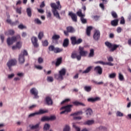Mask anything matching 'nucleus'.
Returning a JSON list of instances; mask_svg holds the SVG:
<instances>
[{"mask_svg": "<svg viewBox=\"0 0 131 131\" xmlns=\"http://www.w3.org/2000/svg\"><path fill=\"white\" fill-rule=\"evenodd\" d=\"M51 7L53 9L52 13L54 16L57 19L61 20V17L58 12L57 10H60L61 9V5H60V2L57 1L56 3H52L50 5Z\"/></svg>", "mask_w": 131, "mask_h": 131, "instance_id": "1", "label": "nucleus"}, {"mask_svg": "<svg viewBox=\"0 0 131 131\" xmlns=\"http://www.w3.org/2000/svg\"><path fill=\"white\" fill-rule=\"evenodd\" d=\"M67 70L64 68H62L59 71V74H55L54 75L55 78L57 80L62 81L63 80L64 76L66 74Z\"/></svg>", "mask_w": 131, "mask_h": 131, "instance_id": "2", "label": "nucleus"}, {"mask_svg": "<svg viewBox=\"0 0 131 131\" xmlns=\"http://www.w3.org/2000/svg\"><path fill=\"white\" fill-rule=\"evenodd\" d=\"M73 107L72 104H68L66 106H63L60 108V110H64L60 112V115L62 114H68V113H70L72 111L71 108Z\"/></svg>", "mask_w": 131, "mask_h": 131, "instance_id": "3", "label": "nucleus"}, {"mask_svg": "<svg viewBox=\"0 0 131 131\" xmlns=\"http://www.w3.org/2000/svg\"><path fill=\"white\" fill-rule=\"evenodd\" d=\"M105 45L108 49H111V52H114L119 47V45L116 44H112L108 41H106L105 42Z\"/></svg>", "mask_w": 131, "mask_h": 131, "instance_id": "4", "label": "nucleus"}, {"mask_svg": "<svg viewBox=\"0 0 131 131\" xmlns=\"http://www.w3.org/2000/svg\"><path fill=\"white\" fill-rule=\"evenodd\" d=\"M71 43L73 46L79 45L83 42V40L81 38L76 39V37L72 36L71 37Z\"/></svg>", "mask_w": 131, "mask_h": 131, "instance_id": "5", "label": "nucleus"}, {"mask_svg": "<svg viewBox=\"0 0 131 131\" xmlns=\"http://www.w3.org/2000/svg\"><path fill=\"white\" fill-rule=\"evenodd\" d=\"M50 52H53L54 53L57 54L62 52L63 49L59 48H55L53 45H51L48 48Z\"/></svg>", "mask_w": 131, "mask_h": 131, "instance_id": "6", "label": "nucleus"}, {"mask_svg": "<svg viewBox=\"0 0 131 131\" xmlns=\"http://www.w3.org/2000/svg\"><path fill=\"white\" fill-rule=\"evenodd\" d=\"M19 37V36H13L11 38L8 37L7 39V43L9 46L12 45L17 40V37Z\"/></svg>", "mask_w": 131, "mask_h": 131, "instance_id": "7", "label": "nucleus"}, {"mask_svg": "<svg viewBox=\"0 0 131 131\" xmlns=\"http://www.w3.org/2000/svg\"><path fill=\"white\" fill-rule=\"evenodd\" d=\"M16 64H17V61L15 59H11L8 61V62L7 63V65L9 68V69L11 71L12 67H14L16 66Z\"/></svg>", "mask_w": 131, "mask_h": 131, "instance_id": "8", "label": "nucleus"}, {"mask_svg": "<svg viewBox=\"0 0 131 131\" xmlns=\"http://www.w3.org/2000/svg\"><path fill=\"white\" fill-rule=\"evenodd\" d=\"M84 47H82L79 46V56H80V59H81V57H85L88 54V51H84Z\"/></svg>", "mask_w": 131, "mask_h": 131, "instance_id": "9", "label": "nucleus"}, {"mask_svg": "<svg viewBox=\"0 0 131 131\" xmlns=\"http://www.w3.org/2000/svg\"><path fill=\"white\" fill-rule=\"evenodd\" d=\"M79 115H82V111H78L77 112H75L73 114H71V116H74L73 119L74 120H81L82 119V117L80 116H75Z\"/></svg>", "mask_w": 131, "mask_h": 131, "instance_id": "10", "label": "nucleus"}, {"mask_svg": "<svg viewBox=\"0 0 131 131\" xmlns=\"http://www.w3.org/2000/svg\"><path fill=\"white\" fill-rule=\"evenodd\" d=\"M30 93L34 95L35 99H38L39 96H38V91L35 88H33L30 90Z\"/></svg>", "mask_w": 131, "mask_h": 131, "instance_id": "11", "label": "nucleus"}, {"mask_svg": "<svg viewBox=\"0 0 131 131\" xmlns=\"http://www.w3.org/2000/svg\"><path fill=\"white\" fill-rule=\"evenodd\" d=\"M45 102L47 105L52 106L53 104V100L50 96H46L45 98Z\"/></svg>", "mask_w": 131, "mask_h": 131, "instance_id": "12", "label": "nucleus"}, {"mask_svg": "<svg viewBox=\"0 0 131 131\" xmlns=\"http://www.w3.org/2000/svg\"><path fill=\"white\" fill-rule=\"evenodd\" d=\"M71 58L72 59H77L78 61L81 60V57L79 54H78L76 51H73L72 53Z\"/></svg>", "mask_w": 131, "mask_h": 131, "instance_id": "13", "label": "nucleus"}, {"mask_svg": "<svg viewBox=\"0 0 131 131\" xmlns=\"http://www.w3.org/2000/svg\"><path fill=\"white\" fill-rule=\"evenodd\" d=\"M100 37V32L99 30H96L93 35L94 39L96 41L99 40Z\"/></svg>", "mask_w": 131, "mask_h": 131, "instance_id": "14", "label": "nucleus"}, {"mask_svg": "<svg viewBox=\"0 0 131 131\" xmlns=\"http://www.w3.org/2000/svg\"><path fill=\"white\" fill-rule=\"evenodd\" d=\"M31 41L34 48H37L39 47V45L37 43L38 40L36 37H32L31 38Z\"/></svg>", "mask_w": 131, "mask_h": 131, "instance_id": "15", "label": "nucleus"}, {"mask_svg": "<svg viewBox=\"0 0 131 131\" xmlns=\"http://www.w3.org/2000/svg\"><path fill=\"white\" fill-rule=\"evenodd\" d=\"M94 71L97 73L99 75L102 74V69L100 66H97L94 68Z\"/></svg>", "mask_w": 131, "mask_h": 131, "instance_id": "16", "label": "nucleus"}, {"mask_svg": "<svg viewBox=\"0 0 131 131\" xmlns=\"http://www.w3.org/2000/svg\"><path fill=\"white\" fill-rule=\"evenodd\" d=\"M99 100H100V98L98 97H96L95 98H89L88 99V101L89 102H92V103H94Z\"/></svg>", "mask_w": 131, "mask_h": 131, "instance_id": "17", "label": "nucleus"}, {"mask_svg": "<svg viewBox=\"0 0 131 131\" xmlns=\"http://www.w3.org/2000/svg\"><path fill=\"white\" fill-rule=\"evenodd\" d=\"M69 15L71 17L72 20L75 23L77 22V17L75 13L70 12Z\"/></svg>", "mask_w": 131, "mask_h": 131, "instance_id": "18", "label": "nucleus"}, {"mask_svg": "<svg viewBox=\"0 0 131 131\" xmlns=\"http://www.w3.org/2000/svg\"><path fill=\"white\" fill-rule=\"evenodd\" d=\"M18 60H19V62L20 64H23V63L25 62V59L24 56V55L22 54V53L20 54L19 55Z\"/></svg>", "mask_w": 131, "mask_h": 131, "instance_id": "19", "label": "nucleus"}, {"mask_svg": "<svg viewBox=\"0 0 131 131\" xmlns=\"http://www.w3.org/2000/svg\"><path fill=\"white\" fill-rule=\"evenodd\" d=\"M85 113H86V117L88 118H90L92 116V115L93 114V111H92V110L91 108L87 109Z\"/></svg>", "mask_w": 131, "mask_h": 131, "instance_id": "20", "label": "nucleus"}, {"mask_svg": "<svg viewBox=\"0 0 131 131\" xmlns=\"http://www.w3.org/2000/svg\"><path fill=\"white\" fill-rule=\"evenodd\" d=\"M72 103L74 104L75 106H85V104L82 102H79L78 101H73Z\"/></svg>", "mask_w": 131, "mask_h": 131, "instance_id": "21", "label": "nucleus"}, {"mask_svg": "<svg viewBox=\"0 0 131 131\" xmlns=\"http://www.w3.org/2000/svg\"><path fill=\"white\" fill-rule=\"evenodd\" d=\"M69 45V39L68 38H66L64 39L63 42V47L64 48H67Z\"/></svg>", "mask_w": 131, "mask_h": 131, "instance_id": "22", "label": "nucleus"}, {"mask_svg": "<svg viewBox=\"0 0 131 131\" xmlns=\"http://www.w3.org/2000/svg\"><path fill=\"white\" fill-rule=\"evenodd\" d=\"M6 21L8 24L12 25V26H16L19 24V21L18 20H16L15 22L12 23L11 19H7Z\"/></svg>", "mask_w": 131, "mask_h": 131, "instance_id": "23", "label": "nucleus"}, {"mask_svg": "<svg viewBox=\"0 0 131 131\" xmlns=\"http://www.w3.org/2000/svg\"><path fill=\"white\" fill-rule=\"evenodd\" d=\"M94 124V120H89L86 121L84 122V125H91Z\"/></svg>", "mask_w": 131, "mask_h": 131, "instance_id": "24", "label": "nucleus"}, {"mask_svg": "<svg viewBox=\"0 0 131 131\" xmlns=\"http://www.w3.org/2000/svg\"><path fill=\"white\" fill-rule=\"evenodd\" d=\"M118 23H119V19H116L112 20L111 25L113 27H116L118 26Z\"/></svg>", "mask_w": 131, "mask_h": 131, "instance_id": "25", "label": "nucleus"}, {"mask_svg": "<svg viewBox=\"0 0 131 131\" xmlns=\"http://www.w3.org/2000/svg\"><path fill=\"white\" fill-rule=\"evenodd\" d=\"M48 113V110H43L42 109H40L39 111L37 112V115H42Z\"/></svg>", "mask_w": 131, "mask_h": 131, "instance_id": "26", "label": "nucleus"}, {"mask_svg": "<svg viewBox=\"0 0 131 131\" xmlns=\"http://www.w3.org/2000/svg\"><path fill=\"white\" fill-rule=\"evenodd\" d=\"M92 29L93 27L91 26L88 27L86 29V35L89 37L91 36V32Z\"/></svg>", "mask_w": 131, "mask_h": 131, "instance_id": "27", "label": "nucleus"}, {"mask_svg": "<svg viewBox=\"0 0 131 131\" xmlns=\"http://www.w3.org/2000/svg\"><path fill=\"white\" fill-rule=\"evenodd\" d=\"M77 15L79 17H80V18L83 17H85V15L83 14L82 13V10L81 9H79L77 12L76 13Z\"/></svg>", "mask_w": 131, "mask_h": 131, "instance_id": "28", "label": "nucleus"}, {"mask_svg": "<svg viewBox=\"0 0 131 131\" xmlns=\"http://www.w3.org/2000/svg\"><path fill=\"white\" fill-rule=\"evenodd\" d=\"M93 67L92 66L89 67L85 70L83 71L82 74H88L90 72Z\"/></svg>", "mask_w": 131, "mask_h": 131, "instance_id": "29", "label": "nucleus"}, {"mask_svg": "<svg viewBox=\"0 0 131 131\" xmlns=\"http://www.w3.org/2000/svg\"><path fill=\"white\" fill-rule=\"evenodd\" d=\"M67 30L70 33H73L75 32L74 29L71 26L68 27Z\"/></svg>", "mask_w": 131, "mask_h": 131, "instance_id": "30", "label": "nucleus"}, {"mask_svg": "<svg viewBox=\"0 0 131 131\" xmlns=\"http://www.w3.org/2000/svg\"><path fill=\"white\" fill-rule=\"evenodd\" d=\"M62 62V58L60 57L57 58V61L55 63L56 66L58 67Z\"/></svg>", "mask_w": 131, "mask_h": 131, "instance_id": "31", "label": "nucleus"}, {"mask_svg": "<svg viewBox=\"0 0 131 131\" xmlns=\"http://www.w3.org/2000/svg\"><path fill=\"white\" fill-rule=\"evenodd\" d=\"M27 13L28 17H31L32 16V11L30 8H28L27 9Z\"/></svg>", "mask_w": 131, "mask_h": 131, "instance_id": "32", "label": "nucleus"}, {"mask_svg": "<svg viewBox=\"0 0 131 131\" xmlns=\"http://www.w3.org/2000/svg\"><path fill=\"white\" fill-rule=\"evenodd\" d=\"M94 50L93 49H91L90 54L89 55V57H93L94 56Z\"/></svg>", "mask_w": 131, "mask_h": 131, "instance_id": "33", "label": "nucleus"}, {"mask_svg": "<svg viewBox=\"0 0 131 131\" xmlns=\"http://www.w3.org/2000/svg\"><path fill=\"white\" fill-rule=\"evenodd\" d=\"M84 89L86 92H90L92 90V87L91 86H85Z\"/></svg>", "mask_w": 131, "mask_h": 131, "instance_id": "34", "label": "nucleus"}, {"mask_svg": "<svg viewBox=\"0 0 131 131\" xmlns=\"http://www.w3.org/2000/svg\"><path fill=\"white\" fill-rule=\"evenodd\" d=\"M60 38V36L59 35H54L52 36V40H57Z\"/></svg>", "mask_w": 131, "mask_h": 131, "instance_id": "35", "label": "nucleus"}, {"mask_svg": "<svg viewBox=\"0 0 131 131\" xmlns=\"http://www.w3.org/2000/svg\"><path fill=\"white\" fill-rule=\"evenodd\" d=\"M49 117L47 116H43L41 118V122H45V121H49Z\"/></svg>", "mask_w": 131, "mask_h": 131, "instance_id": "36", "label": "nucleus"}, {"mask_svg": "<svg viewBox=\"0 0 131 131\" xmlns=\"http://www.w3.org/2000/svg\"><path fill=\"white\" fill-rule=\"evenodd\" d=\"M39 124L37 123V124H35V125H32L31 127V129H36L39 128Z\"/></svg>", "mask_w": 131, "mask_h": 131, "instance_id": "37", "label": "nucleus"}, {"mask_svg": "<svg viewBox=\"0 0 131 131\" xmlns=\"http://www.w3.org/2000/svg\"><path fill=\"white\" fill-rule=\"evenodd\" d=\"M111 14L112 16L114 18L116 19L118 18V15L117 14L116 12L115 11H112L111 13Z\"/></svg>", "mask_w": 131, "mask_h": 131, "instance_id": "38", "label": "nucleus"}, {"mask_svg": "<svg viewBox=\"0 0 131 131\" xmlns=\"http://www.w3.org/2000/svg\"><path fill=\"white\" fill-rule=\"evenodd\" d=\"M50 127V124L46 123L45 124L43 129L44 130H47L49 129Z\"/></svg>", "mask_w": 131, "mask_h": 131, "instance_id": "39", "label": "nucleus"}, {"mask_svg": "<svg viewBox=\"0 0 131 131\" xmlns=\"http://www.w3.org/2000/svg\"><path fill=\"white\" fill-rule=\"evenodd\" d=\"M119 79L121 81H123L124 79V76L121 73L119 74Z\"/></svg>", "mask_w": 131, "mask_h": 131, "instance_id": "40", "label": "nucleus"}, {"mask_svg": "<svg viewBox=\"0 0 131 131\" xmlns=\"http://www.w3.org/2000/svg\"><path fill=\"white\" fill-rule=\"evenodd\" d=\"M116 77V73H113L109 75V78L111 79H114Z\"/></svg>", "mask_w": 131, "mask_h": 131, "instance_id": "41", "label": "nucleus"}, {"mask_svg": "<svg viewBox=\"0 0 131 131\" xmlns=\"http://www.w3.org/2000/svg\"><path fill=\"white\" fill-rule=\"evenodd\" d=\"M95 64H101L102 66H105V62H104L103 61H96L95 62Z\"/></svg>", "mask_w": 131, "mask_h": 131, "instance_id": "42", "label": "nucleus"}, {"mask_svg": "<svg viewBox=\"0 0 131 131\" xmlns=\"http://www.w3.org/2000/svg\"><path fill=\"white\" fill-rule=\"evenodd\" d=\"M43 37V32H40L39 33V34L38 35V37L39 38V40H41L42 37Z\"/></svg>", "mask_w": 131, "mask_h": 131, "instance_id": "43", "label": "nucleus"}, {"mask_svg": "<svg viewBox=\"0 0 131 131\" xmlns=\"http://www.w3.org/2000/svg\"><path fill=\"white\" fill-rule=\"evenodd\" d=\"M92 82L95 83L96 85H102L103 84V82L102 81L98 82L97 81H96L95 80H92Z\"/></svg>", "mask_w": 131, "mask_h": 131, "instance_id": "44", "label": "nucleus"}, {"mask_svg": "<svg viewBox=\"0 0 131 131\" xmlns=\"http://www.w3.org/2000/svg\"><path fill=\"white\" fill-rule=\"evenodd\" d=\"M80 20L83 24H85L87 23V20L85 18H84V17H81L80 18Z\"/></svg>", "mask_w": 131, "mask_h": 131, "instance_id": "45", "label": "nucleus"}, {"mask_svg": "<svg viewBox=\"0 0 131 131\" xmlns=\"http://www.w3.org/2000/svg\"><path fill=\"white\" fill-rule=\"evenodd\" d=\"M70 101V99L69 98H68V99H64V100H63L61 102V104L62 105V104H64V103H68Z\"/></svg>", "mask_w": 131, "mask_h": 131, "instance_id": "46", "label": "nucleus"}, {"mask_svg": "<svg viewBox=\"0 0 131 131\" xmlns=\"http://www.w3.org/2000/svg\"><path fill=\"white\" fill-rule=\"evenodd\" d=\"M56 119L55 116L52 115L50 117H49V121H54Z\"/></svg>", "mask_w": 131, "mask_h": 131, "instance_id": "47", "label": "nucleus"}, {"mask_svg": "<svg viewBox=\"0 0 131 131\" xmlns=\"http://www.w3.org/2000/svg\"><path fill=\"white\" fill-rule=\"evenodd\" d=\"M49 45V42L47 40H45V41H42V46L43 47H47Z\"/></svg>", "mask_w": 131, "mask_h": 131, "instance_id": "48", "label": "nucleus"}, {"mask_svg": "<svg viewBox=\"0 0 131 131\" xmlns=\"http://www.w3.org/2000/svg\"><path fill=\"white\" fill-rule=\"evenodd\" d=\"M21 43H20V41L17 42L16 45V47L17 49H20L21 48Z\"/></svg>", "mask_w": 131, "mask_h": 131, "instance_id": "49", "label": "nucleus"}, {"mask_svg": "<svg viewBox=\"0 0 131 131\" xmlns=\"http://www.w3.org/2000/svg\"><path fill=\"white\" fill-rule=\"evenodd\" d=\"M63 131H70V127L68 125H66L63 129Z\"/></svg>", "mask_w": 131, "mask_h": 131, "instance_id": "50", "label": "nucleus"}, {"mask_svg": "<svg viewBox=\"0 0 131 131\" xmlns=\"http://www.w3.org/2000/svg\"><path fill=\"white\" fill-rule=\"evenodd\" d=\"M73 126L76 129V131H80V127L76 126L75 123H73Z\"/></svg>", "mask_w": 131, "mask_h": 131, "instance_id": "51", "label": "nucleus"}, {"mask_svg": "<svg viewBox=\"0 0 131 131\" xmlns=\"http://www.w3.org/2000/svg\"><path fill=\"white\" fill-rule=\"evenodd\" d=\"M36 115H38L37 112L30 114L29 115L28 117H29V118H31V117H34V116H36Z\"/></svg>", "mask_w": 131, "mask_h": 131, "instance_id": "52", "label": "nucleus"}, {"mask_svg": "<svg viewBox=\"0 0 131 131\" xmlns=\"http://www.w3.org/2000/svg\"><path fill=\"white\" fill-rule=\"evenodd\" d=\"M18 29H19L20 30H23L24 29H26V27L25 26H24L23 24H20L19 25H18Z\"/></svg>", "mask_w": 131, "mask_h": 131, "instance_id": "53", "label": "nucleus"}, {"mask_svg": "<svg viewBox=\"0 0 131 131\" xmlns=\"http://www.w3.org/2000/svg\"><path fill=\"white\" fill-rule=\"evenodd\" d=\"M117 117H123V114L120 111H117Z\"/></svg>", "mask_w": 131, "mask_h": 131, "instance_id": "54", "label": "nucleus"}, {"mask_svg": "<svg viewBox=\"0 0 131 131\" xmlns=\"http://www.w3.org/2000/svg\"><path fill=\"white\" fill-rule=\"evenodd\" d=\"M43 62V59L41 57H39L38 59V62L39 64L42 63Z\"/></svg>", "mask_w": 131, "mask_h": 131, "instance_id": "55", "label": "nucleus"}, {"mask_svg": "<svg viewBox=\"0 0 131 131\" xmlns=\"http://www.w3.org/2000/svg\"><path fill=\"white\" fill-rule=\"evenodd\" d=\"M8 34L10 35H13L14 34V31L13 30H9L8 31Z\"/></svg>", "mask_w": 131, "mask_h": 131, "instance_id": "56", "label": "nucleus"}, {"mask_svg": "<svg viewBox=\"0 0 131 131\" xmlns=\"http://www.w3.org/2000/svg\"><path fill=\"white\" fill-rule=\"evenodd\" d=\"M35 23H36L38 25H41V21L38 18H36V19H35Z\"/></svg>", "mask_w": 131, "mask_h": 131, "instance_id": "57", "label": "nucleus"}, {"mask_svg": "<svg viewBox=\"0 0 131 131\" xmlns=\"http://www.w3.org/2000/svg\"><path fill=\"white\" fill-rule=\"evenodd\" d=\"M125 23V19H124V17L122 16V17H121V21H120V24H121V25H124Z\"/></svg>", "mask_w": 131, "mask_h": 131, "instance_id": "58", "label": "nucleus"}, {"mask_svg": "<svg viewBox=\"0 0 131 131\" xmlns=\"http://www.w3.org/2000/svg\"><path fill=\"white\" fill-rule=\"evenodd\" d=\"M47 18H51L52 16V14L50 11L47 12Z\"/></svg>", "mask_w": 131, "mask_h": 131, "instance_id": "59", "label": "nucleus"}, {"mask_svg": "<svg viewBox=\"0 0 131 131\" xmlns=\"http://www.w3.org/2000/svg\"><path fill=\"white\" fill-rule=\"evenodd\" d=\"M105 66L113 67V66H114V64L113 63H112L111 62L109 61L108 62H105Z\"/></svg>", "mask_w": 131, "mask_h": 131, "instance_id": "60", "label": "nucleus"}, {"mask_svg": "<svg viewBox=\"0 0 131 131\" xmlns=\"http://www.w3.org/2000/svg\"><path fill=\"white\" fill-rule=\"evenodd\" d=\"M0 38H1V40H2V43L4 42L5 37H4V35L3 34L0 35Z\"/></svg>", "mask_w": 131, "mask_h": 131, "instance_id": "61", "label": "nucleus"}, {"mask_svg": "<svg viewBox=\"0 0 131 131\" xmlns=\"http://www.w3.org/2000/svg\"><path fill=\"white\" fill-rule=\"evenodd\" d=\"M48 81L50 82H52L53 81V78L52 77H48Z\"/></svg>", "mask_w": 131, "mask_h": 131, "instance_id": "62", "label": "nucleus"}, {"mask_svg": "<svg viewBox=\"0 0 131 131\" xmlns=\"http://www.w3.org/2000/svg\"><path fill=\"white\" fill-rule=\"evenodd\" d=\"M107 60L108 62H113L114 61V58L112 56H110L107 58Z\"/></svg>", "mask_w": 131, "mask_h": 131, "instance_id": "63", "label": "nucleus"}, {"mask_svg": "<svg viewBox=\"0 0 131 131\" xmlns=\"http://www.w3.org/2000/svg\"><path fill=\"white\" fill-rule=\"evenodd\" d=\"M21 8L16 9V12L19 14H20L21 13Z\"/></svg>", "mask_w": 131, "mask_h": 131, "instance_id": "64", "label": "nucleus"}]
</instances>
